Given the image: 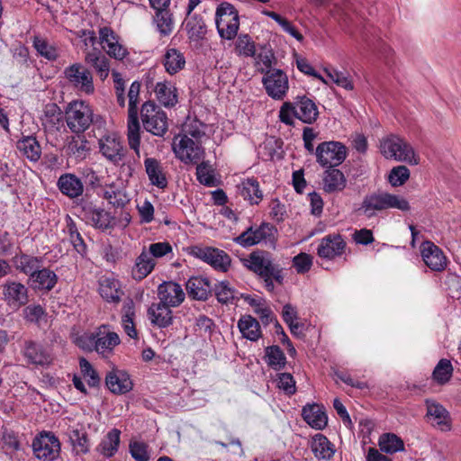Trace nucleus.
<instances>
[{
  "label": "nucleus",
  "mask_w": 461,
  "mask_h": 461,
  "mask_svg": "<svg viewBox=\"0 0 461 461\" xmlns=\"http://www.w3.org/2000/svg\"><path fill=\"white\" fill-rule=\"evenodd\" d=\"M196 176L198 181L204 185L212 186L214 184V177L208 162L203 161L197 166Z\"/></svg>",
  "instance_id": "e2e57ef3"
},
{
  "label": "nucleus",
  "mask_w": 461,
  "mask_h": 461,
  "mask_svg": "<svg viewBox=\"0 0 461 461\" xmlns=\"http://www.w3.org/2000/svg\"><path fill=\"white\" fill-rule=\"evenodd\" d=\"M85 61L96 70L101 80H104L108 77L110 70L109 60L100 50L94 49L91 51H87Z\"/></svg>",
  "instance_id": "473e14b6"
},
{
  "label": "nucleus",
  "mask_w": 461,
  "mask_h": 461,
  "mask_svg": "<svg viewBox=\"0 0 461 461\" xmlns=\"http://www.w3.org/2000/svg\"><path fill=\"white\" fill-rule=\"evenodd\" d=\"M277 386L289 395L295 393V381L293 375L288 373H282L278 375Z\"/></svg>",
  "instance_id": "774afa93"
},
{
  "label": "nucleus",
  "mask_w": 461,
  "mask_h": 461,
  "mask_svg": "<svg viewBox=\"0 0 461 461\" xmlns=\"http://www.w3.org/2000/svg\"><path fill=\"white\" fill-rule=\"evenodd\" d=\"M421 257L432 271H442L447 267V258L443 251L431 241H424L420 247Z\"/></svg>",
  "instance_id": "f3484780"
},
{
  "label": "nucleus",
  "mask_w": 461,
  "mask_h": 461,
  "mask_svg": "<svg viewBox=\"0 0 461 461\" xmlns=\"http://www.w3.org/2000/svg\"><path fill=\"white\" fill-rule=\"evenodd\" d=\"M427 415L433 419L437 425L441 426V429H449L448 412L442 405L428 401Z\"/></svg>",
  "instance_id": "de8ad7c7"
},
{
  "label": "nucleus",
  "mask_w": 461,
  "mask_h": 461,
  "mask_svg": "<svg viewBox=\"0 0 461 461\" xmlns=\"http://www.w3.org/2000/svg\"><path fill=\"white\" fill-rule=\"evenodd\" d=\"M155 94L158 102L166 107H172L177 103L176 89L171 83H157Z\"/></svg>",
  "instance_id": "f704fd0d"
},
{
  "label": "nucleus",
  "mask_w": 461,
  "mask_h": 461,
  "mask_svg": "<svg viewBox=\"0 0 461 461\" xmlns=\"http://www.w3.org/2000/svg\"><path fill=\"white\" fill-rule=\"evenodd\" d=\"M140 116L144 129L153 135L162 137L167 131V117L154 102L142 104Z\"/></svg>",
  "instance_id": "0eeeda50"
},
{
  "label": "nucleus",
  "mask_w": 461,
  "mask_h": 461,
  "mask_svg": "<svg viewBox=\"0 0 461 461\" xmlns=\"http://www.w3.org/2000/svg\"><path fill=\"white\" fill-rule=\"evenodd\" d=\"M235 50L240 56L253 57L256 53L255 43L248 34L238 37Z\"/></svg>",
  "instance_id": "4d7b16f0"
},
{
  "label": "nucleus",
  "mask_w": 461,
  "mask_h": 461,
  "mask_svg": "<svg viewBox=\"0 0 461 461\" xmlns=\"http://www.w3.org/2000/svg\"><path fill=\"white\" fill-rule=\"evenodd\" d=\"M238 327L242 336L249 340L256 341L261 335L258 321L249 316H243L238 322Z\"/></svg>",
  "instance_id": "ea45409f"
},
{
  "label": "nucleus",
  "mask_w": 461,
  "mask_h": 461,
  "mask_svg": "<svg viewBox=\"0 0 461 461\" xmlns=\"http://www.w3.org/2000/svg\"><path fill=\"white\" fill-rule=\"evenodd\" d=\"M409 202L402 196L378 191L366 195L359 211L367 218L375 215L376 212L388 209H398L402 212L410 210Z\"/></svg>",
  "instance_id": "f03ea898"
},
{
  "label": "nucleus",
  "mask_w": 461,
  "mask_h": 461,
  "mask_svg": "<svg viewBox=\"0 0 461 461\" xmlns=\"http://www.w3.org/2000/svg\"><path fill=\"white\" fill-rule=\"evenodd\" d=\"M186 29L192 37L202 38L206 33V25L202 17L192 16L186 22Z\"/></svg>",
  "instance_id": "680f3d73"
},
{
  "label": "nucleus",
  "mask_w": 461,
  "mask_h": 461,
  "mask_svg": "<svg viewBox=\"0 0 461 461\" xmlns=\"http://www.w3.org/2000/svg\"><path fill=\"white\" fill-rule=\"evenodd\" d=\"M188 295L194 300L205 301L212 293V286L206 277L193 276L186 282Z\"/></svg>",
  "instance_id": "bb28decb"
},
{
  "label": "nucleus",
  "mask_w": 461,
  "mask_h": 461,
  "mask_svg": "<svg viewBox=\"0 0 461 461\" xmlns=\"http://www.w3.org/2000/svg\"><path fill=\"white\" fill-rule=\"evenodd\" d=\"M99 293L104 300L112 303H118L122 294L119 289L118 281L110 278H104L100 281Z\"/></svg>",
  "instance_id": "c03bdc74"
},
{
  "label": "nucleus",
  "mask_w": 461,
  "mask_h": 461,
  "mask_svg": "<svg viewBox=\"0 0 461 461\" xmlns=\"http://www.w3.org/2000/svg\"><path fill=\"white\" fill-rule=\"evenodd\" d=\"M23 356L27 362L35 366H48L51 362V357L45 348L35 341L24 342Z\"/></svg>",
  "instance_id": "6ab92c4d"
},
{
  "label": "nucleus",
  "mask_w": 461,
  "mask_h": 461,
  "mask_svg": "<svg viewBox=\"0 0 461 461\" xmlns=\"http://www.w3.org/2000/svg\"><path fill=\"white\" fill-rule=\"evenodd\" d=\"M16 266L17 269L29 276L30 279H32V276L43 267V262L41 258L22 255L17 258Z\"/></svg>",
  "instance_id": "79ce46f5"
},
{
  "label": "nucleus",
  "mask_w": 461,
  "mask_h": 461,
  "mask_svg": "<svg viewBox=\"0 0 461 461\" xmlns=\"http://www.w3.org/2000/svg\"><path fill=\"white\" fill-rule=\"evenodd\" d=\"M154 21L157 24L158 32L162 35H168L174 28L172 14L167 8L156 9Z\"/></svg>",
  "instance_id": "8fccbe9b"
},
{
  "label": "nucleus",
  "mask_w": 461,
  "mask_h": 461,
  "mask_svg": "<svg viewBox=\"0 0 461 461\" xmlns=\"http://www.w3.org/2000/svg\"><path fill=\"white\" fill-rule=\"evenodd\" d=\"M16 147L23 156L32 162L38 161L41 158V146L36 138L32 136H27L18 140Z\"/></svg>",
  "instance_id": "e433bc0d"
},
{
  "label": "nucleus",
  "mask_w": 461,
  "mask_h": 461,
  "mask_svg": "<svg viewBox=\"0 0 461 461\" xmlns=\"http://www.w3.org/2000/svg\"><path fill=\"white\" fill-rule=\"evenodd\" d=\"M33 47L37 52L49 60H55L59 57L57 48L50 44L45 39L35 36L33 40Z\"/></svg>",
  "instance_id": "603ef678"
},
{
  "label": "nucleus",
  "mask_w": 461,
  "mask_h": 461,
  "mask_svg": "<svg viewBox=\"0 0 461 461\" xmlns=\"http://www.w3.org/2000/svg\"><path fill=\"white\" fill-rule=\"evenodd\" d=\"M104 197L114 207H123L130 201L125 192L115 186H109L104 191Z\"/></svg>",
  "instance_id": "864d4df0"
},
{
  "label": "nucleus",
  "mask_w": 461,
  "mask_h": 461,
  "mask_svg": "<svg viewBox=\"0 0 461 461\" xmlns=\"http://www.w3.org/2000/svg\"><path fill=\"white\" fill-rule=\"evenodd\" d=\"M243 266L257 275L263 281L265 288L268 292H274L275 283L283 285L284 269L275 262L270 252L262 249H257L251 252L248 258H242Z\"/></svg>",
  "instance_id": "f257e3e1"
},
{
  "label": "nucleus",
  "mask_w": 461,
  "mask_h": 461,
  "mask_svg": "<svg viewBox=\"0 0 461 461\" xmlns=\"http://www.w3.org/2000/svg\"><path fill=\"white\" fill-rule=\"evenodd\" d=\"M149 318L154 325L159 328L168 327L173 321L171 306L159 301L158 303H152L148 309Z\"/></svg>",
  "instance_id": "a878e982"
},
{
  "label": "nucleus",
  "mask_w": 461,
  "mask_h": 461,
  "mask_svg": "<svg viewBox=\"0 0 461 461\" xmlns=\"http://www.w3.org/2000/svg\"><path fill=\"white\" fill-rule=\"evenodd\" d=\"M276 228L270 223H262L259 227L254 229L248 228L240 235L234 239V241L242 247H250L259 243H265L270 247H275L276 241Z\"/></svg>",
  "instance_id": "6e6552de"
},
{
  "label": "nucleus",
  "mask_w": 461,
  "mask_h": 461,
  "mask_svg": "<svg viewBox=\"0 0 461 461\" xmlns=\"http://www.w3.org/2000/svg\"><path fill=\"white\" fill-rule=\"evenodd\" d=\"M312 266V257L306 253H300L293 258V267L298 274L308 272Z\"/></svg>",
  "instance_id": "0e129e2a"
},
{
  "label": "nucleus",
  "mask_w": 461,
  "mask_h": 461,
  "mask_svg": "<svg viewBox=\"0 0 461 461\" xmlns=\"http://www.w3.org/2000/svg\"><path fill=\"white\" fill-rule=\"evenodd\" d=\"M89 150L88 141L81 137H72L67 146L68 155L77 161L84 160L89 154Z\"/></svg>",
  "instance_id": "a18cd8bd"
},
{
  "label": "nucleus",
  "mask_w": 461,
  "mask_h": 461,
  "mask_svg": "<svg viewBox=\"0 0 461 461\" xmlns=\"http://www.w3.org/2000/svg\"><path fill=\"white\" fill-rule=\"evenodd\" d=\"M347 243L339 234H329L322 238L317 249L319 257L327 259H332L342 255L345 251Z\"/></svg>",
  "instance_id": "dca6fc26"
},
{
  "label": "nucleus",
  "mask_w": 461,
  "mask_h": 461,
  "mask_svg": "<svg viewBox=\"0 0 461 461\" xmlns=\"http://www.w3.org/2000/svg\"><path fill=\"white\" fill-rule=\"evenodd\" d=\"M100 151L113 163H119L125 156V150L119 138L113 134L100 140Z\"/></svg>",
  "instance_id": "aec40b11"
},
{
  "label": "nucleus",
  "mask_w": 461,
  "mask_h": 461,
  "mask_svg": "<svg viewBox=\"0 0 461 461\" xmlns=\"http://www.w3.org/2000/svg\"><path fill=\"white\" fill-rule=\"evenodd\" d=\"M172 251V247L168 242H157L149 245L146 252L155 258H159Z\"/></svg>",
  "instance_id": "338daca9"
},
{
  "label": "nucleus",
  "mask_w": 461,
  "mask_h": 461,
  "mask_svg": "<svg viewBox=\"0 0 461 461\" xmlns=\"http://www.w3.org/2000/svg\"><path fill=\"white\" fill-rule=\"evenodd\" d=\"M31 280L35 288L50 291L58 282V276L54 271L42 267Z\"/></svg>",
  "instance_id": "c9c22d12"
},
{
  "label": "nucleus",
  "mask_w": 461,
  "mask_h": 461,
  "mask_svg": "<svg viewBox=\"0 0 461 461\" xmlns=\"http://www.w3.org/2000/svg\"><path fill=\"white\" fill-rule=\"evenodd\" d=\"M130 452L136 461H149V455L148 452V445L143 442H132L130 444Z\"/></svg>",
  "instance_id": "69168bd1"
},
{
  "label": "nucleus",
  "mask_w": 461,
  "mask_h": 461,
  "mask_svg": "<svg viewBox=\"0 0 461 461\" xmlns=\"http://www.w3.org/2000/svg\"><path fill=\"white\" fill-rule=\"evenodd\" d=\"M144 167L145 172L152 185L159 189H165L167 186L166 173L159 160L155 158H146Z\"/></svg>",
  "instance_id": "5701e85b"
},
{
  "label": "nucleus",
  "mask_w": 461,
  "mask_h": 461,
  "mask_svg": "<svg viewBox=\"0 0 461 461\" xmlns=\"http://www.w3.org/2000/svg\"><path fill=\"white\" fill-rule=\"evenodd\" d=\"M95 335V350L105 356L120 343L119 336L115 332H108L104 336Z\"/></svg>",
  "instance_id": "49530a36"
},
{
  "label": "nucleus",
  "mask_w": 461,
  "mask_h": 461,
  "mask_svg": "<svg viewBox=\"0 0 461 461\" xmlns=\"http://www.w3.org/2000/svg\"><path fill=\"white\" fill-rule=\"evenodd\" d=\"M65 77L77 90L92 94L95 90L92 73L81 63H74L64 70Z\"/></svg>",
  "instance_id": "4468645a"
},
{
  "label": "nucleus",
  "mask_w": 461,
  "mask_h": 461,
  "mask_svg": "<svg viewBox=\"0 0 461 461\" xmlns=\"http://www.w3.org/2000/svg\"><path fill=\"white\" fill-rule=\"evenodd\" d=\"M410 178V170L405 166H397L391 169L388 181L393 186H401Z\"/></svg>",
  "instance_id": "bf43d9fd"
},
{
  "label": "nucleus",
  "mask_w": 461,
  "mask_h": 461,
  "mask_svg": "<svg viewBox=\"0 0 461 461\" xmlns=\"http://www.w3.org/2000/svg\"><path fill=\"white\" fill-rule=\"evenodd\" d=\"M140 84L138 81L131 83L129 93V118H128V144L131 149H133L138 158H140V123L138 120V97L140 95Z\"/></svg>",
  "instance_id": "39448f33"
},
{
  "label": "nucleus",
  "mask_w": 461,
  "mask_h": 461,
  "mask_svg": "<svg viewBox=\"0 0 461 461\" xmlns=\"http://www.w3.org/2000/svg\"><path fill=\"white\" fill-rule=\"evenodd\" d=\"M266 358L269 366L280 370L286 364V357L278 346H270L266 348Z\"/></svg>",
  "instance_id": "3c124183"
},
{
  "label": "nucleus",
  "mask_w": 461,
  "mask_h": 461,
  "mask_svg": "<svg viewBox=\"0 0 461 461\" xmlns=\"http://www.w3.org/2000/svg\"><path fill=\"white\" fill-rule=\"evenodd\" d=\"M379 447L383 452L393 454L403 450L404 444L401 438L393 433H384L379 438Z\"/></svg>",
  "instance_id": "09e8293b"
},
{
  "label": "nucleus",
  "mask_w": 461,
  "mask_h": 461,
  "mask_svg": "<svg viewBox=\"0 0 461 461\" xmlns=\"http://www.w3.org/2000/svg\"><path fill=\"white\" fill-rule=\"evenodd\" d=\"M3 299L10 309L16 312L28 303V288L18 282H7L3 286Z\"/></svg>",
  "instance_id": "2eb2a0df"
},
{
  "label": "nucleus",
  "mask_w": 461,
  "mask_h": 461,
  "mask_svg": "<svg viewBox=\"0 0 461 461\" xmlns=\"http://www.w3.org/2000/svg\"><path fill=\"white\" fill-rule=\"evenodd\" d=\"M105 383L113 393L123 394L132 389V382L129 375L120 370L109 373L105 377Z\"/></svg>",
  "instance_id": "393cba45"
},
{
  "label": "nucleus",
  "mask_w": 461,
  "mask_h": 461,
  "mask_svg": "<svg viewBox=\"0 0 461 461\" xmlns=\"http://www.w3.org/2000/svg\"><path fill=\"white\" fill-rule=\"evenodd\" d=\"M121 431L118 429H111L101 440L95 450L104 457L115 455L120 445Z\"/></svg>",
  "instance_id": "c756f323"
},
{
  "label": "nucleus",
  "mask_w": 461,
  "mask_h": 461,
  "mask_svg": "<svg viewBox=\"0 0 461 461\" xmlns=\"http://www.w3.org/2000/svg\"><path fill=\"white\" fill-rule=\"evenodd\" d=\"M57 186L62 194L70 199L77 198L84 193L82 181L71 173L62 174L58 179Z\"/></svg>",
  "instance_id": "412c9836"
},
{
  "label": "nucleus",
  "mask_w": 461,
  "mask_h": 461,
  "mask_svg": "<svg viewBox=\"0 0 461 461\" xmlns=\"http://www.w3.org/2000/svg\"><path fill=\"white\" fill-rule=\"evenodd\" d=\"M134 317H135V310H134V303L132 300L129 299L124 302L122 306V323L124 329V331L127 335L131 339L137 338V330L134 325Z\"/></svg>",
  "instance_id": "a19ab883"
},
{
  "label": "nucleus",
  "mask_w": 461,
  "mask_h": 461,
  "mask_svg": "<svg viewBox=\"0 0 461 461\" xmlns=\"http://www.w3.org/2000/svg\"><path fill=\"white\" fill-rule=\"evenodd\" d=\"M156 266L155 259L146 252L144 249L140 256L136 258L134 267H132V277L135 280H142L149 275Z\"/></svg>",
  "instance_id": "2f4dec72"
},
{
  "label": "nucleus",
  "mask_w": 461,
  "mask_h": 461,
  "mask_svg": "<svg viewBox=\"0 0 461 461\" xmlns=\"http://www.w3.org/2000/svg\"><path fill=\"white\" fill-rule=\"evenodd\" d=\"M194 255L211 265L215 270L227 272L230 267V257L222 249L212 247H194Z\"/></svg>",
  "instance_id": "ddd939ff"
},
{
  "label": "nucleus",
  "mask_w": 461,
  "mask_h": 461,
  "mask_svg": "<svg viewBox=\"0 0 461 461\" xmlns=\"http://www.w3.org/2000/svg\"><path fill=\"white\" fill-rule=\"evenodd\" d=\"M312 450L317 458L325 460L330 459L335 453L333 445L320 433L312 438Z\"/></svg>",
  "instance_id": "4c0bfd02"
},
{
  "label": "nucleus",
  "mask_w": 461,
  "mask_h": 461,
  "mask_svg": "<svg viewBox=\"0 0 461 461\" xmlns=\"http://www.w3.org/2000/svg\"><path fill=\"white\" fill-rule=\"evenodd\" d=\"M348 154L346 146L339 141H323L315 149L316 161L322 167H336L342 164Z\"/></svg>",
  "instance_id": "1a4fd4ad"
},
{
  "label": "nucleus",
  "mask_w": 461,
  "mask_h": 461,
  "mask_svg": "<svg viewBox=\"0 0 461 461\" xmlns=\"http://www.w3.org/2000/svg\"><path fill=\"white\" fill-rule=\"evenodd\" d=\"M67 228L73 247L79 254L85 255L86 253V245L78 232L76 224L70 220Z\"/></svg>",
  "instance_id": "052dcab7"
},
{
  "label": "nucleus",
  "mask_w": 461,
  "mask_h": 461,
  "mask_svg": "<svg viewBox=\"0 0 461 461\" xmlns=\"http://www.w3.org/2000/svg\"><path fill=\"white\" fill-rule=\"evenodd\" d=\"M322 188L328 194L339 193L347 185V179L344 174L335 167H328L323 173Z\"/></svg>",
  "instance_id": "b1692460"
},
{
  "label": "nucleus",
  "mask_w": 461,
  "mask_h": 461,
  "mask_svg": "<svg viewBox=\"0 0 461 461\" xmlns=\"http://www.w3.org/2000/svg\"><path fill=\"white\" fill-rule=\"evenodd\" d=\"M62 120L63 113L57 104L49 103L44 106L41 121L45 128L58 130Z\"/></svg>",
  "instance_id": "58836bf2"
},
{
  "label": "nucleus",
  "mask_w": 461,
  "mask_h": 461,
  "mask_svg": "<svg viewBox=\"0 0 461 461\" xmlns=\"http://www.w3.org/2000/svg\"><path fill=\"white\" fill-rule=\"evenodd\" d=\"M35 456L42 461H53L60 453L59 439L50 431H41L32 441Z\"/></svg>",
  "instance_id": "9d476101"
},
{
  "label": "nucleus",
  "mask_w": 461,
  "mask_h": 461,
  "mask_svg": "<svg viewBox=\"0 0 461 461\" xmlns=\"http://www.w3.org/2000/svg\"><path fill=\"white\" fill-rule=\"evenodd\" d=\"M79 366L84 378L91 387L98 386L100 377L97 372L93 368L92 365L84 357L79 360Z\"/></svg>",
  "instance_id": "13d9d810"
},
{
  "label": "nucleus",
  "mask_w": 461,
  "mask_h": 461,
  "mask_svg": "<svg viewBox=\"0 0 461 461\" xmlns=\"http://www.w3.org/2000/svg\"><path fill=\"white\" fill-rule=\"evenodd\" d=\"M68 441L72 447V450L76 455H86L90 451V439L85 428L73 427L68 433Z\"/></svg>",
  "instance_id": "cd10ccee"
},
{
  "label": "nucleus",
  "mask_w": 461,
  "mask_h": 461,
  "mask_svg": "<svg viewBox=\"0 0 461 461\" xmlns=\"http://www.w3.org/2000/svg\"><path fill=\"white\" fill-rule=\"evenodd\" d=\"M185 64L184 55L176 49H168L164 55L166 71L174 75L181 70Z\"/></svg>",
  "instance_id": "37998d69"
},
{
  "label": "nucleus",
  "mask_w": 461,
  "mask_h": 461,
  "mask_svg": "<svg viewBox=\"0 0 461 461\" xmlns=\"http://www.w3.org/2000/svg\"><path fill=\"white\" fill-rule=\"evenodd\" d=\"M262 83L267 94L275 100L284 99L289 88L286 74L278 68H269L265 73Z\"/></svg>",
  "instance_id": "f8f14e48"
},
{
  "label": "nucleus",
  "mask_w": 461,
  "mask_h": 461,
  "mask_svg": "<svg viewBox=\"0 0 461 461\" xmlns=\"http://www.w3.org/2000/svg\"><path fill=\"white\" fill-rule=\"evenodd\" d=\"M85 217L98 229H107L111 225V216L104 209L86 204L83 207Z\"/></svg>",
  "instance_id": "72a5a7b5"
},
{
  "label": "nucleus",
  "mask_w": 461,
  "mask_h": 461,
  "mask_svg": "<svg viewBox=\"0 0 461 461\" xmlns=\"http://www.w3.org/2000/svg\"><path fill=\"white\" fill-rule=\"evenodd\" d=\"M176 156L184 163H197L203 155L201 142L194 140L188 135L177 136L173 141Z\"/></svg>",
  "instance_id": "9b49d317"
},
{
  "label": "nucleus",
  "mask_w": 461,
  "mask_h": 461,
  "mask_svg": "<svg viewBox=\"0 0 461 461\" xmlns=\"http://www.w3.org/2000/svg\"><path fill=\"white\" fill-rule=\"evenodd\" d=\"M303 420L315 429H323L328 423V417L322 406L309 404L302 411Z\"/></svg>",
  "instance_id": "c85d7f7f"
},
{
  "label": "nucleus",
  "mask_w": 461,
  "mask_h": 461,
  "mask_svg": "<svg viewBox=\"0 0 461 461\" xmlns=\"http://www.w3.org/2000/svg\"><path fill=\"white\" fill-rule=\"evenodd\" d=\"M215 296L221 303H230L235 298L236 291L230 285L227 281L217 283L213 288Z\"/></svg>",
  "instance_id": "5fc2aeb1"
},
{
  "label": "nucleus",
  "mask_w": 461,
  "mask_h": 461,
  "mask_svg": "<svg viewBox=\"0 0 461 461\" xmlns=\"http://www.w3.org/2000/svg\"><path fill=\"white\" fill-rule=\"evenodd\" d=\"M452 372L453 366L451 362L446 358H443L439 360L434 368L432 375L438 384H445L450 379Z\"/></svg>",
  "instance_id": "6e6d98bb"
},
{
  "label": "nucleus",
  "mask_w": 461,
  "mask_h": 461,
  "mask_svg": "<svg viewBox=\"0 0 461 461\" xmlns=\"http://www.w3.org/2000/svg\"><path fill=\"white\" fill-rule=\"evenodd\" d=\"M294 104V117L304 123H312L316 121L319 112L315 103L306 96H299Z\"/></svg>",
  "instance_id": "4be33fe9"
},
{
  "label": "nucleus",
  "mask_w": 461,
  "mask_h": 461,
  "mask_svg": "<svg viewBox=\"0 0 461 461\" xmlns=\"http://www.w3.org/2000/svg\"><path fill=\"white\" fill-rule=\"evenodd\" d=\"M158 296L160 302L171 307H177L185 300V293L178 284L164 282L158 287Z\"/></svg>",
  "instance_id": "a211bd4d"
},
{
  "label": "nucleus",
  "mask_w": 461,
  "mask_h": 461,
  "mask_svg": "<svg viewBox=\"0 0 461 461\" xmlns=\"http://www.w3.org/2000/svg\"><path fill=\"white\" fill-rule=\"evenodd\" d=\"M237 187L240 194L251 204H258L262 200L263 194L257 179H244Z\"/></svg>",
  "instance_id": "7c9ffc66"
},
{
  "label": "nucleus",
  "mask_w": 461,
  "mask_h": 461,
  "mask_svg": "<svg viewBox=\"0 0 461 461\" xmlns=\"http://www.w3.org/2000/svg\"><path fill=\"white\" fill-rule=\"evenodd\" d=\"M64 119L68 129L78 134L85 132L92 123H98L101 117L94 115L93 109L86 102L76 100L68 104Z\"/></svg>",
  "instance_id": "7ed1b4c3"
},
{
  "label": "nucleus",
  "mask_w": 461,
  "mask_h": 461,
  "mask_svg": "<svg viewBox=\"0 0 461 461\" xmlns=\"http://www.w3.org/2000/svg\"><path fill=\"white\" fill-rule=\"evenodd\" d=\"M215 16L220 36L226 40L234 39L240 27L239 14L236 8L231 4L222 3L217 7Z\"/></svg>",
  "instance_id": "423d86ee"
},
{
  "label": "nucleus",
  "mask_w": 461,
  "mask_h": 461,
  "mask_svg": "<svg viewBox=\"0 0 461 461\" xmlns=\"http://www.w3.org/2000/svg\"><path fill=\"white\" fill-rule=\"evenodd\" d=\"M380 149L386 158H393L411 165L420 163V158L416 155L411 145L397 135H390L384 138L381 141Z\"/></svg>",
  "instance_id": "20e7f679"
}]
</instances>
